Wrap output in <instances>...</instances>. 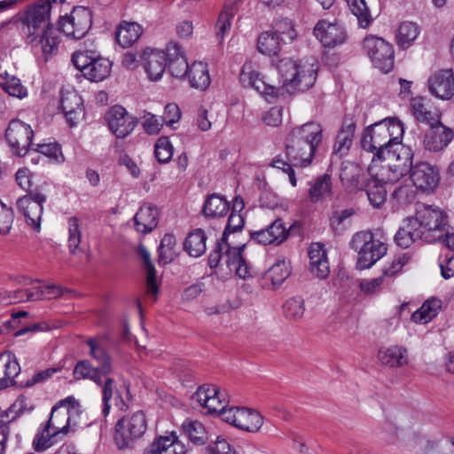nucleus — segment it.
Wrapping results in <instances>:
<instances>
[{"mask_svg": "<svg viewBox=\"0 0 454 454\" xmlns=\"http://www.w3.org/2000/svg\"><path fill=\"white\" fill-rule=\"evenodd\" d=\"M51 5L48 1L40 0L31 5L22 18V30L27 42L39 47L47 58L58 50L59 31L50 23Z\"/></svg>", "mask_w": 454, "mask_h": 454, "instance_id": "1", "label": "nucleus"}, {"mask_svg": "<svg viewBox=\"0 0 454 454\" xmlns=\"http://www.w3.org/2000/svg\"><path fill=\"white\" fill-rule=\"evenodd\" d=\"M323 139V129L315 121L294 128L286 139V153L294 166L307 167Z\"/></svg>", "mask_w": 454, "mask_h": 454, "instance_id": "2", "label": "nucleus"}, {"mask_svg": "<svg viewBox=\"0 0 454 454\" xmlns=\"http://www.w3.org/2000/svg\"><path fill=\"white\" fill-rule=\"evenodd\" d=\"M276 68L279 75L276 84L280 87V95L285 91L293 94L298 90H307L316 82L317 68L313 65H301L292 59L285 58L278 61Z\"/></svg>", "mask_w": 454, "mask_h": 454, "instance_id": "3", "label": "nucleus"}, {"mask_svg": "<svg viewBox=\"0 0 454 454\" xmlns=\"http://www.w3.org/2000/svg\"><path fill=\"white\" fill-rule=\"evenodd\" d=\"M412 220L421 232L422 240L427 243L443 239L448 229L447 214L436 206L418 204Z\"/></svg>", "mask_w": 454, "mask_h": 454, "instance_id": "4", "label": "nucleus"}, {"mask_svg": "<svg viewBox=\"0 0 454 454\" xmlns=\"http://www.w3.org/2000/svg\"><path fill=\"white\" fill-rule=\"evenodd\" d=\"M349 246L357 252L356 268L358 270L372 267L387 251V245L375 239L373 234L367 231L355 233Z\"/></svg>", "mask_w": 454, "mask_h": 454, "instance_id": "5", "label": "nucleus"}, {"mask_svg": "<svg viewBox=\"0 0 454 454\" xmlns=\"http://www.w3.org/2000/svg\"><path fill=\"white\" fill-rule=\"evenodd\" d=\"M244 247L245 245L231 247L227 240L221 238L208 255L209 267L215 268L223 261L231 270H234L240 278L252 277L253 270L242 255Z\"/></svg>", "mask_w": 454, "mask_h": 454, "instance_id": "6", "label": "nucleus"}, {"mask_svg": "<svg viewBox=\"0 0 454 454\" xmlns=\"http://www.w3.org/2000/svg\"><path fill=\"white\" fill-rule=\"evenodd\" d=\"M403 162L398 161L395 164V171L398 172V176H403L409 169L410 177L413 184L423 192H432L438 185L440 176L436 167L420 161L412 165L411 155L404 156Z\"/></svg>", "mask_w": 454, "mask_h": 454, "instance_id": "7", "label": "nucleus"}, {"mask_svg": "<svg viewBox=\"0 0 454 454\" xmlns=\"http://www.w3.org/2000/svg\"><path fill=\"white\" fill-rule=\"evenodd\" d=\"M70 424L68 413L58 402L51 409L45 427L34 439L35 449L41 451L51 446L57 441L59 434H66L67 433Z\"/></svg>", "mask_w": 454, "mask_h": 454, "instance_id": "8", "label": "nucleus"}, {"mask_svg": "<svg viewBox=\"0 0 454 454\" xmlns=\"http://www.w3.org/2000/svg\"><path fill=\"white\" fill-rule=\"evenodd\" d=\"M387 133L380 127L379 123H374L367 127L361 138L362 148L373 154L372 160H399V153L396 149H393L387 140Z\"/></svg>", "mask_w": 454, "mask_h": 454, "instance_id": "9", "label": "nucleus"}, {"mask_svg": "<svg viewBox=\"0 0 454 454\" xmlns=\"http://www.w3.org/2000/svg\"><path fill=\"white\" fill-rule=\"evenodd\" d=\"M146 429L147 419L143 411L123 416L115 425V443L119 449L129 447L145 434Z\"/></svg>", "mask_w": 454, "mask_h": 454, "instance_id": "10", "label": "nucleus"}, {"mask_svg": "<svg viewBox=\"0 0 454 454\" xmlns=\"http://www.w3.org/2000/svg\"><path fill=\"white\" fill-rule=\"evenodd\" d=\"M364 48L373 66L382 73L387 74L394 67V49L392 44L382 38L366 36Z\"/></svg>", "mask_w": 454, "mask_h": 454, "instance_id": "11", "label": "nucleus"}, {"mask_svg": "<svg viewBox=\"0 0 454 454\" xmlns=\"http://www.w3.org/2000/svg\"><path fill=\"white\" fill-rule=\"evenodd\" d=\"M33 137L30 125L20 120L11 121L5 131L7 143L12 152L18 156L26 155L29 148L35 145L32 143Z\"/></svg>", "mask_w": 454, "mask_h": 454, "instance_id": "12", "label": "nucleus"}, {"mask_svg": "<svg viewBox=\"0 0 454 454\" xmlns=\"http://www.w3.org/2000/svg\"><path fill=\"white\" fill-rule=\"evenodd\" d=\"M46 195L38 189L30 190L27 193L20 198L17 202L18 210L24 215L27 223L35 231L40 230L41 219L43 210V203L46 201Z\"/></svg>", "mask_w": 454, "mask_h": 454, "instance_id": "13", "label": "nucleus"}, {"mask_svg": "<svg viewBox=\"0 0 454 454\" xmlns=\"http://www.w3.org/2000/svg\"><path fill=\"white\" fill-rule=\"evenodd\" d=\"M92 25L91 12L83 7H75L70 15L61 17L59 21V30L67 36L74 39L82 38Z\"/></svg>", "mask_w": 454, "mask_h": 454, "instance_id": "14", "label": "nucleus"}, {"mask_svg": "<svg viewBox=\"0 0 454 454\" xmlns=\"http://www.w3.org/2000/svg\"><path fill=\"white\" fill-rule=\"evenodd\" d=\"M239 82L245 88H253L262 95L278 96L280 87L276 82H270L254 68L252 62H246L240 71Z\"/></svg>", "mask_w": 454, "mask_h": 454, "instance_id": "15", "label": "nucleus"}, {"mask_svg": "<svg viewBox=\"0 0 454 454\" xmlns=\"http://www.w3.org/2000/svg\"><path fill=\"white\" fill-rule=\"evenodd\" d=\"M313 34L325 48H335L348 39L347 31L341 24L326 20L317 21Z\"/></svg>", "mask_w": 454, "mask_h": 454, "instance_id": "16", "label": "nucleus"}, {"mask_svg": "<svg viewBox=\"0 0 454 454\" xmlns=\"http://www.w3.org/2000/svg\"><path fill=\"white\" fill-rule=\"evenodd\" d=\"M106 119L110 130L117 138L129 136L137 125V120L121 106H113Z\"/></svg>", "mask_w": 454, "mask_h": 454, "instance_id": "17", "label": "nucleus"}, {"mask_svg": "<svg viewBox=\"0 0 454 454\" xmlns=\"http://www.w3.org/2000/svg\"><path fill=\"white\" fill-rule=\"evenodd\" d=\"M453 138V129L437 121L429 125V129L425 133L423 144L425 148L430 152H441L450 145Z\"/></svg>", "mask_w": 454, "mask_h": 454, "instance_id": "18", "label": "nucleus"}, {"mask_svg": "<svg viewBox=\"0 0 454 454\" xmlns=\"http://www.w3.org/2000/svg\"><path fill=\"white\" fill-rule=\"evenodd\" d=\"M192 400L207 410V413H219L226 407L224 394L216 386L203 385L192 395Z\"/></svg>", "mask_w": 454, "mask_h": 454, "instance_id": "19", "label": "nucleus"}, {"mask_svg": "<svg viewBox=\"0 0 454 454\" xmlns=\"http://www.w3.org/2000/svg\"><path fill=\"white\" fill-rule=\"evenodd\" d=\"M288 236L289 230L280 218L275 219L264 229L250 232L251 239L263 246H278L286 240Z\"/></svg>", "mask_w": 454, "mask_h": 454, "instance_id": "20", "label": "nucleus"}, {"mask_svg": "<svg viewBox=\"0 0 454 454\" xmlns=\"http://www.w3.org/2000/svg\"><path fill=\"white\" fill-rule=\"evenodd\" d=\"M428 89L432 95L442 100L454 96V73L452 69H442L428 79Z\"/></svg>", "mask_w": 454, "mask_h": 454, "instance_id": "21", "label": "nucleus"}, {"mask_svg": "<svg viewBox=\"0 0 454 454\" xmlns=\"http://www.w3.org/2000/svg\"><path fill=\"white\" fill-rule=\"evenodd\" d=\"M168 51L146 48L142 55L143 65L149 78L157 81L161 78L166 70Z\"/></svg>", "mask_w": 454, "mask_h": 454, "instance_id": "22", "label": "nucleus"}, {"mask_svg": "<svg viewBox=\"0 0 454 454\" xmlns=\"http://www.w3.org/2000/svg\"><path fill=\"white\" fill-rule=\"evenodd\" d=\"M340 179L342 184L350 191L363 190L366 184V176L362 168L351 161L342 163Z\"/></svg>", "mask_w": 454, "mask_h": 454, "instance_id": "23", "label": "nucleus"}, {"mask_svg": "<svg viewBox=\"0 0 454 454\" xmlns=\"http://www.w3.org/2000/svg\"><path fill=\"white\" fill-rule=\"evenodd\" d=\"M20 372L16 356L12 351L0 354V390L15 384V378Z\"/></svg>", "mask_w": 454, "mask_h": 454, "instance_id": "24", "label": "nucleus"}, {"mask_svg": "<svg viewBox=\"0 0 454 454\" xmlns=\"http://www.w3.org/2000/svg\"><path fill=\"white\" fill-rule=\"evenodd\" d=\"M309 270L317 278L324 279L330 273L326 251L320 243H313L309 248Z\"/></svg>", "mask_w": 454, "mask_h": 454, "instance_id": "25", "label": "nucleus"}, {"mask_svg": "<svg viewBox=\"0 0 454 454\" xmlns=\"http://www.w3.org/2000/svg\"><path fill=\"white\" fill-rule=\"evenodd\" d=\"M378 123L387 133V140H389V145L393 149H396V153H399V160H401V153L403 156H409L410 151L401 145L404 132L402 122L395 118H391L385 119Z\"/></svg>", "mask_w": 454, "mask_h": 454, "instance_id": "26", "label": "nucleus"}, {"mask_svg": "<svg viewBox=\"0 0 454 454\" xmlns=\"http://www.w3.org/2000/svg\"><path fill=\"white\" fill-rule=\"evenodd\" d=\"M411 107L416 120L428 126L439 121L440 114L431 101L423 97H416L411 100Z\"/></svg>", "mask_w": 454, "mask_h": 454, "instance_id": "27", "label": "nucleus"}, {"mask_svg": "<svg viewBox=\"0 0 454 454\" xmlns=\"http://www.w3.org/2000/svg\"><path fill=\"white\" fill-rule=\"evenodd\" d=\"M184 445L177 440L174 433L169 435L159 436L152 442L144 454H185Z\"/></svg>", "mask_w": 454, "mask_h": 454, "instance_id": "28", "label": "nucleus"}, {"mask_svg": "<svg viewBox=\"0 0 454 454\" xmlns=\"http://www.w3.org/2000/svg\"><path fill=\"white\" fill-rule=\"evenodd\" d=\"M60 107L71 126L77 123L83 113L82 99L75 91H67L62 94Z\"/></svg>", "mask_w": 454, "mask_h": 454, "instance_id": "29", "label": "nucleus"}, {"mask_svg": "<svg viewBox=\"0 0 454 454\" xmlns=\"http://www.w3.org/2000/svg\"><path fill=\"white\" fill-rule=\"evenodd\" d=\"M167 50L170 74L176 78L188 76L190 66L182 52L181 47L176 43H170Z\"/></svg>", "mask_w": 454, "mask_h": 454, "instance_id": "30", "label": "nucleus"}, {"mask_svg": "<svg viewBox=\"0 0 454 454\" xmlns=\"http://www.w3.org/2000/svg\"><path fill=\"white\" fill-rule=\"evenodd\" d=\"M378 359L385 366L390 368L402 367L409 362L408 351L402 346L383 348L378 352Z\"/></svg>", "mask_w": 454, "mask_h": 454, "instance_id": "31", "label": "nucleus"}, {"mask_svg": "<svg viewBox=\"0 0 454 454\" xmlns=\"http://www.w3.org/2000/svg\"><path fill=\"white\" fill-rule=\"evenodd\" d=\"M356 131V122L352 118L345 117L341 129L337 134L333 152L340 156L346 155L349 151Z\"/></svg>", "mask_w": 454, "mask_h": 454, "instance_id": "32", "label": "nucleus"}, {"mask_svg": "<svg viewBox=\"0 0 454 454\" xmlns=\"http://www.w3.org/2000/svg\"><path fill=\"white\" fill-rule=\"evenodd\" d=\"M136 230L148 233L158 225V210L151 205L142 206L134 216Z\"/></svg>", "mask_w": 454, "mask_h": 454, "instance_id": "33", "label": "nucleus"}, {"mask_svg": "<svg viewBox=\"0 0 454 454\" xmlns=\"http://www.w3.org/2000/svg\"><path fill=\"white\" fill-rule=\"evenodd\" d=\"M143 33L142 27L137 22L121 21L117 27L115 38L123 48L130 47Z\"/></svg>", "mask_w": 454, "mask_h": 454, "instance_id": "34", "label": "nucleus"}, {"mask_svg": "<svg viewBox=\"0 0 454 454\" xmlns=\"http://www.w3.org/2000/svg\"><path fill=\"white\" fill-rule=\"evenodd\" d=\"M90 347V354L99 365L98 366L103 374H111L113 372L112 358L107 353L103 340L100 339H90L87 340Z\"/></svg>", "mask_w": 454, "mask_h": 454, "instance_id": "35", "label": "nucleus"}, {"mask_svg": "<svg viewBox=\"0 0 454 454\" xmlns=\"http://www.w3.org/2000/svg\"><path fill=\"white\" fill-rule=\"evenodd\" d=\"M333 195L332 177L329 174L317 176L311 184L309 190V199L312 203H317Z\"/></svg>", "mask_w": 454, "mask_h": 454, "instance_id": "36", "label": "nucleus"}, {"mask_svg": "<svg viewBox=\"0 0 454 454\" xmlns=\"http://www.w3.org/2000/svg\"><path fill=\"white\" fill-rule=\"evenodd\" d=\"M110 375L111 374L102 373V382L100 384H97L98 386L101 387L103 401L102 412L105 416L108 415L110 411V400L114 397L119 398L121 400V410H124V408H127L126 404L121 400V395L117 390L115 380Z\"/></svg>", "mask_w": 454, "mask_h": 454, "instance_id": "37", "label": "nucleus"}, {"mask_svg": "<svg viewBox=\"0 0 454 454\" xmlns=\"http://www.w3.org/2000/svg\"><path fill=\"white\" fill-rule=\"evenodd\" d=\"M238 419V428L249 433H257L263 424L262 416L253 409L241 407Z\"/></svg>", "mask_w": 454, "mask_h": 454, "instance_id": "38", "label": "nucleus"}, {"mask_svg": "<svg viewBox=\"0 0 454 454\" xmlns=\"http://www.w3.org/2000/svg\"><path fill=\"white\" fill-rule=\"evenodd\" d=\"M207 236L203 230L195 229L192 231L184 239V248L190 256L200 257L207 249Z\"/></svg>", "mask_w": 454, "mask_h": 454, "instance_id": "39", "label": "nucleus"}, {"mask_svg": "<svg viewBox=\"0 0 454 454\" xmlns=\"http://www.w3.org/2000/svg\"><path fill=\"white\" fill-rule=\"evenodd\" d=\"M240 0H234L233 2H226L220 12L216 24V36L220 41H223L224 35L230 31L231 27V20L233 19L236 12L237 5Z\"/></svg>", "mask_w": 454, "mask_h": 454, "instance_id": "40", "label": "nucleus"}, {"mask_svg": "<svg viewBox=\"0 0 454 454\" xmlns=\"http://www.w3.org/2000/svg\"><path fill=\"white\" fill-rule=\"evenodd\" d=\"M419 239L422 240V235L416 224H414L412 218H408L395 235V243L403 248L409 247Z\"/></svg>", "mask_w": 454, "mask_h": 454, "instance_id": "41", "label": "nucleus"}, {"mask_svg": "<svg viewBox=\"0 0 454 454\" xmlns=\"http://www.w3.org/2000/svg\"><path fill=\"white\" fill-rule=\"evenodd\" d=\"M188 80L192 88L204 90L210 84L207 66L202 62H193L189 68Z\"/></svg>", "mask_w": 454, "mask_h": 454, "instance_id": "42", "label": "nucleus"}, {"mask_svg": "<svg viewBox=\"0 0 454 454\" xmlns=\"http://www.w3.org/2000/svg\"><path fill=\"white\" fill-rule=\"evenodd\" d=\"M230 209L229 202L218 194L209 195L203 207V215L206 217H222L225 215Z\"/></svg>", "mask_w": 454, "mask_h": 454, "instance_id": "43", "label": "nucleus"}, {"mask_svg": "<svg viewBox=\"0 0 454 454\" xmlns=\"http://www.w3.org/2000/svg\"><path fill=\"white\" fill-rule=\"evenodd\" d=\"M281 45L282 41L278 36V34L272 31L262 32L257 39V50L264 55H278L281 50Z\"/></svg>", "mask_w": 454, "mask_h": 454, "instance_id": "44", "label": "nucleus"}, {"mask_svg": "<svg viewBox=\"0 0 454 454\" xmlns=\"http://www.w3.org/2000/svg\"><path fill=\"white\" fill-rule=\"evenodd\" d=\"M111 67L109 59L95 55L84 77L91 82H101L109 76Z\"/></svg>", "mask_w": 454, "mask_h": 454, "instance_id": "45", "label": "nucleus"}, {"mask_svg": "<svg viewBox=\"0 0 454 454\" xmlns=\"http://www.w3.org/2000/svg\"><path fill=\"white\" fill-rule=\"evenodd\" d=\"M43 295L44 294L41 288H36L35 292L31 290L4 291L0 293V303L8 305L24 301H35L41 299Z\"/></svg>", "mask_w": 454, "mask_h": 454, "instance_id": "46", "label": "nucleus"}, {"mask_svg": "<svg viewBox=\"0 0 454 454\" xmlns=\"http://www.w3.org/2000/svg\"><path fill=\"white\" fill-rule=\"evenodd\" d=\"M289 261L278 259L265 273L264 278L270 280L272 286H279L290 276Z\"/></svg>", "mask_w": 454, "mask_h": 454, "instance_id": "47", "label": "nucleus"}, {"mask_svg": "<svg viewBox=\"0 0 454 454\" xmlns=\"http://www.w3.org/2000/svg\"><path fill=\"white\" fill-rule=\"evenodd\" d=\"M365 186L370 204L374 207H380L387 200L385 183L377 178H372L366 182Z\"/></svg>", "mask_w": 454, "mask_h": 454, "instance_id": "48", "label": "nucleus"}, {"mask_svg": "<svg viewBox=\"0 0 454 454\" xmlns=\"http://www.w3.org/2000/svg\"><path fill=\"white\" fill-rule=\"evenodd\" d=\"M137 253L144 262V267L146 271L147 293L156 295L159 292V286L156 282V270L151 262L150 254L142 245L139 246Z\"/></svg>", "mask_w": 454, "mask_h": 454, "instance_id": "49", "label": "nucleus"}, {"mask_svg": "<svg viewBox=\"0 0 454 454\" xmlns=\"http://www.w3.org/2000/svg\"><path fill=\"white\" fill-rule=\"evenodd\" d=\"M0 86L10 96L18 98H23L27 95V89L21 84L20 80L6 72L0 74Z\"/></svg>", "mask_w": 454, "mask_h": 454, "instance_id": "50", "label": "nucleus"}, {"mask_svg": "<svg viewBox=\"0 0 454 454\" xmlns=\"http://www.w3.org/2000/svg\"><path fill=\"white\" fill-rule=\"evenodd\" d=\"M419 34V27L415 23L410 21L401 23L396 34L398 46L402 49L410 47Z\"/></svg>", "mask_w": 454, "mask_h": 454, "instance_id": "51", "label": "nucleus"}, {"mask_svg": "<svg viewBox=\"0 0 454 454\" xmlns=\"http://www.w3.org/2000/svg\"><path fill=\"white\" fill-rule=\"evenodd\" d=\"M74 376L76 380L90 379L96 384L102 382L101 370L98 367H93L87 360L80 361L76 364L74 369Z\"/></svg>", "mask_w": 454, "mask_h": 454, "instance_id": "52", "label": "nucleus"}, {"mask_svg": "<svg viewBox=\"0 0 454 454\" xmlns=\"http://www.w3.org/2000/svg\"><path fill=\"white\" fill-rule=\"evenodd\" d=\"M183 429L193 444L203 445L206 443L207 432L200 422L187 419L183 423Z\"/></svg>", "mask_w": 454, "mask_h": 454, "instance_id": "53", "label": "nucleus"}, {"mask_svg": "<svg viewBox=\"0 0 454 454\" xmlns=\"http://www.w3.org/2000/svg\"><path fill=\"white\" fill-rule=\"evenodd\" d=\"M351 12L356 17L360 27L366 28L372 19L364 0H347Z\"/></svg>", "mask_w": 454, "mask_h": 454, "instance_id": "54", "label": "nucleus"}, {"mask_svg": "<svg viewBox=\"0 0 454 454\" xmlns=\"http://www.w3.org/2000/svg\"><path fill=\"white\" fill-rule=\"evenodd\" d=\"M176 238L172 234H165L159 247V262L163 264L171 262L176 256Z\"/></svg>", "mask_w": 454, "mask_h": 454, "instance_id": "55", "label": "nucleus"}, {"mask_svg": "<svg viewBox=\"0 0 454 454\" xmlns=\"http://www.w3.org/2000/svg\"><path fill=\"white\" fill-rule=\"evenodd\" d=\"M272 32L278 34L283 43H292L297 36L292 22L288 19L277 20Z\"/></svg>", "mask_w": 454, "mask_h": 454, "instance_id": "56", "label": "nucleus"}, {"mask_svg": "<svg viewBox=\"0 0 454 454\" xmlns=\"http://www.w3.org/2000/svg\"><path fill=\"white\" fill-rule=\"evenodd\" d=\"M283 309L286 317L293 320L300 319L305 311L304 301L301 297L290 298L285 302Z\"/></svg>", "mask_w": 454, "mask_h": 454, "instance_id": "57", "label": "nucleus"}, {"mask_svg": "<svg viewBox=\"0 0 454 454\" xmlns=\"http://www.w3.org/2000/svg\"><path fill=\"white\" fill-rule=\"evenodd\" d=\"M154 153L157 160L160 163H167L173 155V146L167 137H160L155 145Z\"/></svg>", "mask_w": 454, "mask_h": 454, "instance_id": "58", "label": "nucleus"}, {"mask_svg": "<svg viewBox=\"0 0 454 454\" xmlns=\"http://www.w3.org/2000/svg\"><path fill=\"white\" fill-rule=\"evenodd\" d=\"M68 247L71 254H74L81 243L79 220L75 216L68 218Z\"/></svg>", "mask_w": 454, "mask_h": 454, "instance_id": "59", "label": "nucleus"}, {"mask_svg": "<svg viewBox=\"0 0 454 454\" xmlns=\"http://www.w3.org/2000/svg\"><path fill=\"white\" fill-rule=\"evenodd\" d=\"M356 214L352 207L335 211L330 217V226L333 231L338 232L343 230L346 221Z\"/></svg>", "mask_w": 454, "mask_h": 454, "instance_id": "60", "label": "nucleus"}, {"mask_svg": "<svg viewBox=\"0 0 454 454\" xmlns=\"http://www.w3.org/2000/svg\"><path fill=\"white\" fill-rule=\"evenodd\" d=\"M415 198V192L409 184L401 185L395 189L390 196L391 200H395L398 205H406L411 203Z\"/></svg>", "mask_w": 454, "mask_h": 454, "instance_id": "61", "label": "nucleus"}, {"mask_svg": "<svg viewBox=\"0 0 454 454\" xmlns=\"http://www.w3.org/2000/svg\"><path fill=\"white\" fill-rule=\"evenodd\" d=\"M410 259L411 257L408 254H403L401 255L395 256L392 262L384 269L382 275L384 279L386 278L395 277L402 271L403 266L409 262Z\"/></svg>", "mask_w": 454, "mask_h": 454, "instance_id": "62", "label": "nucleus"}, {"mask_svg": "<svg viewBox=\"0 0 454 454\" xmlns=\"http://www.w3.org/2000/svg\"><path fill=\"white\" fill-rule=\"evenodd\" d=\"M60 405L68 413L69 420L76 425V419L82 413L80 403L73 396H68L59 401Z\"/></svg>", "mask_w": 454, "mask_h": 454, "instance_id": "63", "label": "nucleus"}, {"mask_svg": "<svg viewBox=\"0 0 454 454\" xmlns=\"http://www.w3.org/2000/svg\"><path fill=\"white\" fill-rule=\"evenodd\" d=\"M384 438L387 442L395 443L402 439L403 429L393 420L386 419L382 425Z\"/></svg>", "mask_w": 454, "mask_h": 454, "instance_id": "64", "label": "nucleus"}]
</instances>
